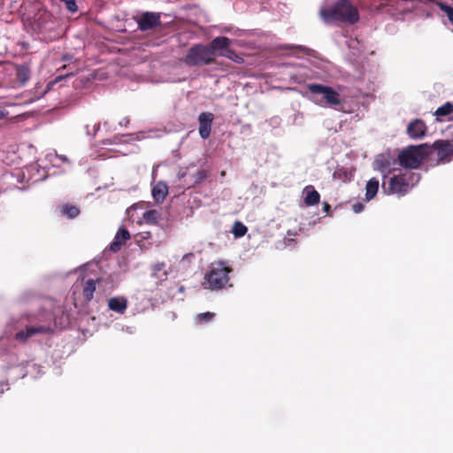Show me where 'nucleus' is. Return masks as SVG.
<instances>
[{"mask_svg": "<svg viewBox=\"0 0 453 453\" xmlns=\"http://www.w3.org/2000/svg\"><path fill=\"white\" fill-rule=\"evenodd\" d=\"M319 15L326 24L341 21L354 25L359 20L357 8L349 0H337L328 8H321Z\"/></svg>", "mask_w": 453, "mask_h": 453, "instance_id": "nucleus-1", "label": "nucleus"}, {"mask_svg": "<svg viewBox=\"0 0 453 453\" xmlns=\"http://www.w3.org/2000/svg\"><path fill=\"white\" fill-rule=\"evenodd\" d=\"M232 269L225 262L211 264L203 277V286L211 290H220L229 284V273Z\"/></svg>", "mask_w": 453, "mask_h": 453, "instance_id": "nucleus-2", "label": "nucleus"}, {"mask_svg": "<svg viewBox=\"0 0 453 453\" xmlns=\"http://www.w3.org/2000/svg\"><path fill=\"white\" fill-rule=\"evenodd\" d=\"M309 92L312 95L311 100L323 107H336L341 104L340 94L332 87L311 83L307 85Z\"/></svg>", "mask_w": 453, "mask_h": 453, "instance_id": "nucleus-3", "label": "nucleus"}, {"mask_svg": "<svg viewBox=\"0 0 453 453\" xmlns=\"http://www.w3.org/2000/svg\"><path fill=\"white\" fill-rule=\"evenodd\" d=\"M419 180V175L409 171L399 175H394L388 180V186L385 182L382 188L387 194H396L398 196H404L411 188Z\"/></svg>", "mask_w": 453, "mask_h": 453, "instance_id": "nucleus-4", "label": "nucleus"}, {"mask_svg": "<svg viewBox=\"0 0 453 453\" xmlns=\"http://www.w3.org/2000/svg\"><path fill=\"white\" fill-rule=\"evenodd\" d=\"M427 144L410 145L398 154V160L404 168H418L429 153Z\"/></svg>", "mask_w": 453, "mask_h": 453, "instance_id": "nucleus-5", "label": "nucleus"}, {"mask_svg": "<svg viewBox=\"0 0 453 453\" xmlns=\"http://www.w3.org/2000/svg\"><path fill=\"white\" fill-rule=\"evenodd\" d=\"M215 61L212 57V50L207 45L197 43L193 45L184 58V62L188 66H197L211 65Z\"/></svg>", "mask_w": 453, "mask_h": 453, "instance_id": "nucleus-6", "label": "nucleus"}, {"mask_svg": "<svg viewBox=\"0 0 453 453\" xmlns=\"http://www.w3.org/2000/svg\"><path fill=\"white\" fill-rule=\"evenodd\" d=\"M433 147L436 150L438 164L448 163L451 160L453 156V144L449 141H436L433 144Z\"/></svg>", "mask_w": 453, "mask_h": 453, "instance_id": "nucleus-7", "label": "nucleus"}, {"mask_svg": "<svg viewBox=\"0 0 453 453\" xmlns=\"http://www.w3.org/2000/svg\"><path fill=\"white\" fill-rule=\"evenodd\" d=\"M136 21L141 31L151 30L161 24L159 13L149 12L142 13Z\"/></svg>", "mask_w": 453, "mask_h": 453, "instance_id": "nucleus-8", "label": "nucleus"}, {"mask_svg": "<svg viewBox=\"0 0 453 453\" xmlns=\"http://www.w3.org/2000/svg\"><path fill=\"white\" fill-rule=\"evenodd\" d=\"M406 133L411 139H422L427 134V127L423 119H415L408 124Z\"/></svg>", "mask_w": 453, "mask_h": 453, "instance_id": "nucleus-9", "label": "nucleus"}, {"mask_svg": "<svg viewBox=\"0 0 453 453\" xmlns=\"http://www.w3.org/2000/svg\"><path fill=\"white\" fill-rule=\"evenodd\" d=\"M50 325L30 326L15 334V339L20 342H26L30 337L38 334H48L51 332Z\"/></svg>", "mask_w": 453, "mask_h": 453, "instance_id": "nucleus-10", "label": "nucleus"}, {"mask_svg": "<svg viewBox=\"0 0 453 453\" xmlns=\"http://www.w3.org/2000/svg\"><path fill=\"white\" fill-rule=\"evenodd\" d=\"M213 119L214 115L211 112H202L198 116L199 134L203 139H207L210 136Z\"/></svg>", "mask_w": 453, "mask_h": 453, "instance_id": "nucleus-11", "label": "nucleus"}, {"mask_svg": "<svg viewBox=\"0 0 453 453\" xmlns=\"http://www.w3.org/2000/svg\"><path fill=\"white\" fill-rule=\"evenodd\" d=\"M130 233L125 227H119L117 231L113 241L109 246V250L112 252L119 251L123 244L130 239Z\"/></svg>", "mask_w": 453, "mask_h": 453, "instance_id": "nucleus-12", "label": "nucleus"}, {"mask_svg": "<svg viewBox=\"0 0 453 453\" xmlns=\"http://www.w3.org/2000/svg\"><path fill=\"white\" fill-rule=\"evenodd\" d=\"M373 165L375 170H378L384 174V177L394 169L391 167L389 157L386 155H379L376 157Z\"/></svg>", "mask_w": 453, "mask_h": 453, "instance_id": "nucleus-13", "label": "nucleus"}, {"mask_svg": "<svg viewBox=\"0 0 453 453\" xmlns=\"http://www.w3.org/2000/svg\"><path fill=\"white\" fill-rule=\"evenodd\" d=\"M303 194L305 196L304 203L306 206L316 205L320 201V195L311 185L306 186L303 188Z\"/></svg>", "mask_w": 453, "mask_h": 453, "instance_id": "nucleus-14", "label": "nucleus"}, {"mask_svg": "<svg viewBox=\"0 0 453 453\" xmlns=\"http://www.w3.org/2000/svg\"><path fill=\"white\" fill-rule=\"evenodd\" d=\"M168 194V186L164 181H158L152 188V196L157 203H161Z\"/></svg>", "mask_w": 453, "mask_h": 453, "instance_id": "nucleus-15", "label": "nucleus"}, {"mask_svg": "<svg viewBox=\"0 0 453 453\" xmlns=\"http://www.w3.org/2000/svg\"><path fill=\"white\" fill-rule=\"evenodd\" d=\"M231 40L225 36H218L215 37L211 44L208 46L212 50V57L215 55V50H221V51H226V50L229 49V46L231 45Z\"/></svg>", "mask_w": 453, "mask_h": 453, "instance_id": "nucleus-16", "label": "nucleus"}, {"mask_svg": "<svg viewBox=\"0 0 453 453\" xmlns=\"http://www.w3.org/2000/svg\"><path fill=\"white\" fill-rule=\"evenodd\" d=\"M169 272L165 269L164 262L157 263L151 266V277L157 280L159 282L167 280Z\"/></svg>", "mask_w": 453, "mask_h": 453, "instance_id": "nucleus-17", "label": "nucleus"}, {"mask_svg": "<svg viewBox=\"0 0 453 453\" xmlns=\"http://www.w3.org/2000/svg\"><path fill=\"white\" fill-rule=\"evenodd\" d=\"M108 306L113 311L123 313L127 309V302L125 298L111 297L108 300Z\"/></svg>", "mask_w": 453, "mask_h": 453, "instance_id": "nucleus-18", "label": "nucleus"}, {"mask_svg": "<svg viewBox=\"0 0 453 453\" xmlns=\"http://www.w3.org/2000/svg\"><path fill=\"white\" fill-rule=\"evenodd\" d=\"M380 182L377 179L372 178L366 183L365 198L367 201L372 200L379 190Z\"/></svg>", "mask_w": 453, "mask_h": 453, "instance_id": "nucleus-19", "label": "nucleus"}, {"mask_svg": "<svg viewBox=\"0 0 453 453\" xmlns=\"http://www.w3.org/2000/svg\"><path fill=\"white\" fill-rule=\"evenodd\" d=\"M96 290V281L94 280H88L84 285L82 294L87 301H90L93 298L94 292Z\"/></svg>", "mask_w": 453, "mask_h": 453, "instance_id": "nucleus-20", "label": "nucleus"}, {"mask_svg": "<svg viewBox=\"0 0 453 453\" xmlns=\"http://www.w3.org/2000/svg\"><path fill=\"white\" fill-rule=\"evenodd\" d=\"M17 79L21 84H25L30 78V70L29 68L25 65H19L17 68Z\"/></svg>", "mask_w": 453, "mask_h": 453, "instance_id": "nucleus-21", "label": "nucleus"}, {"mask_svg": "<svg viewBox=\"0 0 453 453\" xmlns=\"http://www.w3.org/2000/svg\"><path fill=\"white\" fill-rule=\"evenodd\" d=\"M159 218L160 214L157 210H149L143 213V219L148 224H157Z\"/></svg>", "mask_w": 453, "mask_h": 453, "instance_id": "nucleus-22", "label": "nucleus"}, {"mask_svg": "<svg viewBox=\"0 0 453 453\" xmlns=\"http://www.w3.org/2000/svg\"><path fill=\"white\" fill-rule=\"evenodd\" d=\"M453 111V104L449 102L445 103L443 105L440 106L434 112L437 119L441 117L448 116Z\"/></svg>", "mask_w": 453, "mask_h": 453, "instance_id": "nucleus-23", "label": "nucleus"}, {"mask_svg": "<svg viewBox=\"0 0 453 453\" xmlns=\"http://www.w3.org/2000/svg\"><path fill=\"white\" fill-rule=\"evenodd\" d=\"M219 56L225 57L237 64H242L244 61L241 56H239L234 50H233L230 48L226 50V51H221L219 53Z\"/></svg>", "mask_w": 453, "mask_h": 453, "instance_id": "nucleus-24", "label": "nucleus"}, {"mask_svg": "<svg viewBox=\"0 0 453 453\" xmlns=\"http://www.w3.org/2000/svg\"><path fill=\"white\" fill-rule=\"evenodd\" d=\"M436 5L441 11L446 13L449 22L453 24V7L449 6L447 2H443L442 0L437 1Z\"/></svg>", "mask_w": 453, "mask_h": 453, "instance_id": "nucleus-25", "label": "nucleus"}, {"mask_svg": "<svg viewBox=\"0 0 453 453\" xmlns=\"http://www.w3.org/2000/svg\"><path fill=\"white\" fill-rule=\"evenodd\" d=\"M46 158L48 159L49 162H50L52 164L53 166H58V165L56 163L57 159H59V160H61L64 163L70 164V160L68 159V157L66 156H65V155H58L56 152L49 153L46 156Z\"/></svg>", "mask_w": 453, "mask_h": 453, "instance_id": "nucleus-26", "label": "nucleus"}, {"mask_svg": "<svg viewBox=\"0 0 453 453\" xmlns=\"http://www.w3.org/2000/svg\"><path fill=\"white\" fill-rule=\"evenodd\" d=\"M247 227L242 222L236 221L233 226L232 233L238 238L243 236L247 233Z\"/></svg>", "mask_w": 453, "mask_h": 453, "instance_id": "nucleus-27", "label": "nucleus"}, {"mask_svg": "<svg viewBox=\"0 0 453 453\" xmlns=\"http://www.w3.org/2000/svg\"><path fill=\"white\" fill-rule=\"evenodd\" d=\"M62 213L69 219H73L79 215L80 211L76 206L65 205L62 209Z\"/></svg>", "mask_w": 453, "mask_h": 453, "instance_id": "nucleus-28", "label": "nucleus"}, {"mask_svg": "<svg viewBox=\"0 0 453 453\" xmlns=\"http://www.w3.org/2000/svg\"><path fill=\"white\" fill-rule=\"evenodd\" d=\"M214 317H215V313H213V312L208 311V312L200 313L196 317V322L199 324L206 323V322L212 320Z\"/></svg>", "mask_w": 453, "mask_h": 453, "instance_id": "nucleus-29", "label": "nucleus"}, {"mask_svg": "<svg viewBox=\"0 0 453 453\" xmlns=\"http://www.w3.org/2000/svg\"><path fill=\"white\" fill-rule=\"evenodd\" d=\"M61 2L65 4V6L68 11L71 12H76L78 11V6L76 4L75 0H60Z\"/></svg>", "mask_w": 453, "mask_h": 453, "instance_id": "nucleus-30", "label": "nucleus"}, {"mask_svg": "<svg viewBox=\"0 0 453 453\" xmlns=\"http://www.w3.org/2000/svg\"><path fill=\"white\" fill-rule=\"evenodd\" d=\"M208 177V173L205 170L198 171L195 175V182L200 183Z\"/></svg>", "mask_w": 453, "mask_h": 453, "instance_id": "nucleus-31", "label": "nucleus"}, {"mask_svg": "<svg viewBox=\"0 0 453 453\" xmlns=\"http://www.w3.org/2000/svg\"><path fill=\"white\" fill-rule=\"evenodd\" d=\"M126 136V134H122L120 136H115L112 141L106 140L104 142V144H111V143H119L121 142L122 137Z\"/></svg>", "mask_w": 453, "mask_h": 453, "instance_id": "nucleus-32", "label": "nucleus"}, {"mask_svg": "<svg viewBox=\"0 0 453 453\" xmlns=\"http://www.w3.org/2000/svg\"><path fill=\"white\" fill-rule=\"evenodd\" d=\"M352 209L356 213H359L364 210V205L360 203H357L353 204Z\"/></svg>", "mask_w": 453, "mask_h": 453, "instance_id": "nucleus-33", "label": "nucleus"}, {"mask_svg": "<svg viewBox=\"0 0 453 453\" xmlns=\"http://www.w3.org/2000/svg\"><path fill=\"white\" fill-rule=\"evenodd\" d=\"M129 122H130L129 118H128V117H125V118H123V119L119 121V126H120V127H127V126H128Z\"/></svg>", "mask_w": 453, "mask_h": 453, "instance_id": "nucleus-34", "label": "nucleus"}, {"mask_svg": "<svg viewBox=\"0 0 453 453\" xmlns=\"http://www.w3.org/2000/svg\"><path fill=\"white\" fill-rule=\"evenodd\" d=\"M285 49H290V48H296L298 49L300 51H303L305 50L304 47L298 45V46H285Z\"/></svg>", "mask_w": 453, "mask_h": 453, "instance_id": "nucleus-35", "label": "nucleus"}, {"mask_svg": "<svg viewBox=\"0 0 453 453\" xmlns=\"http://www.w3.org/2000/svg\"><path fill=\"white\" fill-rule=\"evenodd\" d=\"M8 115V111L0 109V119H4Z\"/></svg>", "mask_w": 453, "mask_h": 453, "instance_id": "nucleus-36", "label": "nucleus"}, {"mask_svg": "<svg viewBox=\"0 0 453 453\" xmlns=\"http://www.w3.org/2000/svg\"><path fill=\"white\" fill-rule=\"evenodd\" d=\"M342 169H339V170H336L334 173V178H340L341 177V174H342Z\"/></svg>", "mask_w": 453, "mask_h": 453, "instance_id": "nucleus-37", "label": "nucleus"}, {"mask_svg": "<svg viewBox=\"0 0 453 453\" xmlns=\"http://www.w3.org/2000/svg\"><path fill=\"white\" fill-rule=\"evenodd\" d=\"M99 128H100V124L99 123L94 125V127H93V129H94L93 135L96 134V133L99 130Z\"/></svg>", "mask_w": 453, "mask_h": 453, "instance_id": "nucleus-38", "label": "nucleus"}, {"mask_svg": "<svg viewBox=\"0 0 453 453\" xmlns=\"http://www.w3.org/2000/svg\"><path fill=\"white\" fill-rule=\"evenodd\" d=\"M342 173H342V176H345V178H347L346 171H344V170L342 169Z\"/></svg>", "mask_w": 453, "mask_h": 453, "instance_id": "nucleus-39", "label": "nucleus"}, {"mask_svg": "<svg viewBox=\"0 0 453 453\" xmlns=\"http://www.w3.org/2000/svg\"><path fill=\"white\" fill-rule=\"evenodd\" d=\"M86 129H87V131H86V132H87V134H90V131H89V129H88V126H87V127H86Z\"/></svg>", "mask_w": 453, "mask_h": 453, "instance_id": "nucleus-40", "label": "nucleus"}, {"mask_svg": "<svg viewBox=\"0 0 453 453\" xmlns=\"http://www.w3.org/2000/svg\"><path fill=\"white\" fill-rule=\"evenodd\" d=\"M329 205L327 203L325 204V210H328Z\"/></svg>", "mask_w": 453, "mask_h": 453, "instance_id": "nucleus-41", "label": "nucleus"}]
</instances>
